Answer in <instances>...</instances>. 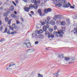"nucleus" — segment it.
<instances>
[{
	"mask_svg": "<svg viewBox=\"0 0 77 77\" xmlns=\"http://www.w3.org/2000/svg\"><path fill=\"white\" fill-rule=\"evenodd\" d=\"M61 24L63 26H65V24H66V23H65V21H63L61 22Z\"/></svg>",
	"mask_w": 77,
	"mask_h": 77,
	"instance_id": "18",
	"label": "nucleus"
},
{
	"mask_svg": "<svg viewBox=\"0 0 77 77\" xmlns=\"http://www.w3.org/2000/svg\"><path fill=\"white\" fill-rule=\"evenodd\" d=\"M11 16H12V17H13V18H15V17H16L15 15L14 14H12L11 15Z\"/></svg>",
	"mask_w": 77,
	"mask_h": 77,
	"instance_id": "32",
	"label": "nucleus"
},
{
	"mask_svg": "<svg viewBox=\"0 0 77 77\" xmlns=\"http://www.w3.org/2000/svg\"><path fill=\"white\" fill-rule=\"evenodd\" d=\"M47 19V20L49 21V20H50V19H51V17H48Z\"/></svg>",
	"mask_w": 77,
	"mask_h": 77,
	"instance_id": "27",
	"label": "nucleus"
},
{
	"mask_svg": "<svg viewBox=\"0 0 77 77\" xmlns=\"http://www.w3.org/2000/svg\"><path fill=\"white\" fill-rule=\"evenodd\" d=\"M14 7L13 5L11 6L10 7V10L8 8L4 9V11H5V12H7L4 13V17H8V14L10 13V11H14Z\"/></svg>",
	"mask_w": 77,
	"mask_h": 77,
	"instance_id": "1",
	"label": "nucleus"
},
{
	"mask_svg": "<svg viewBox=\"0 0 77 77\" xmlns=\"http://www.w3.org/2000/svg\"><path fill=\"white\" fill-rule=\"evenodd\" d=\"M29 9H36L38 8V5L36 4L32 5L31 4L29 5Z\"/></svg>",
	"mask_w": 77,
	"mask_h": 77,
	"instance_id": "2",
	"label": "nucleus"
},
{
	"mask_svg": "<svg viewBox=\"0 0 77 77\" xmlns=\"http://www.w3.org/2000/svg\"><path fill=\"white\" fill-rule=\"evenodd\" d=\"M53 28H50L49 29V31L50 32H53Z\"/></svg>",
	"mask_w": 77,
	"mask_h": 77,
	"instance_id": "21",
	"label": "nucleus"
},
{
	"mask_svg": "<svg viewBox=\"0 0 77 77\" xmlns=\"http://www.w3.org/2000/svg\"><path fill=\"white\" fill-rule=\"evenodd\" d=\"M43 30L44 32H46L47 30V28H46V26H44L43 27Z\"/></svg>",
	"mask_w": 77,
	"mask_h": 77,
	"instance_id": "15",
	"label": "nucleus"
},
{
	"mask_svg": "<svg viewBox=\"0 0 77 77\" xmlns=\"http://www.w3.org/2000/svg\"><path fill=\"white\" fill-rule=\"evenodd\" d=\"M63 56V54H62L61 55V56H59L58 57V58H61V56Z\"/></svg>",
	"mask_w": 77,
	"mask_h": 77,
	"instance_id": "51",
	"label": "nucleus"
},
{
	"mask_svg": "<svg viewBox=\"0 0 77 77\" xmlns=\"http://www.w3.org/2000/svg\"><path fill=\"white\" fill-rule=\"evenodd\" d=\"M0 10H2V9H3V7H1L0 8Z\"/></svg>",
	"mask_w": 77,
	"mask_h": 77,
	"instance_id": "59",
	"label": "nucleus"
},
{
	"mask_svg": "<svg viewBox=\"0 0 77 77\" xmlns=\"http://www.w3.org/2000/svg\"><path fill=\"white\" fill-rule=\"evenodd\" d=\"M50 24H51V25H52L53 26L55 24V22L54 20H51L50 22Z\"/></svg>",
	"mask_w": 77,
	"mask_h": 77,
	"instance_id": "12",
	"label": "nucleus"
},
{
	"mask_svg": "<svg viewBox=\"0 0 77 77\" xmlns=\"http://www.w3.org/2000/svg\"><path fill=\"white\" fill-rule=\"evenodd\" d=\"M7 31H8V28H6L5 29L4 32L3 33H6V32H7Z\"/></svg>",
	"mask_w": 77,
	"mask_h": 77,
	"instance_id": "29",
	"label": "nucleus"
},
{
	"mask_svg": "<svg viewBox=\"0 0 77 77\" xmlns=\"http://www.w3.org/2000/svg\"><path fill=\"white\" fill-rule=\"evenodd\" d=\"M11 65H10L9 66H7V68H10L11 66H13L14 65H15V64H14L13 63H11Z\"/></svg>",
	"mask_w": 77,
	"mask_h": 77,
	"instance_id": "14",
	"label": "nucleus"
},
{
	"mask_svg": "<svg viewBox=\"0 0 77 77\" xmlns=\"http://www.w3.org/2000/svg\"><path fill=\"white\" fill-rule=\"evenodd\" d=\"M59 72H60V70H59L58 71H57V74H58L59 73Z\"/></svg>",
	"mask_w": 77,
	"mask_h": 77,
	"instance_id": "53",
	"label": "nucleus"
},
{
	"mask_svg": "<svg viewBox=\"0 0 77 77\" xmlns=\"http://www.w3.org/2000/svg\"><path fill=\"white\" fill-rule=\"evenodd\" d=\"M63 7L64 8H68V3H66L63 5Z\"/></svg>",
	"mask_w": 77,
	"mask_h": 77,
	"instance_id": "16",
	"label": "nucleus"
},
{
	"mask_svg": "<svg viewBox=\"0 0 77 77\" xmlns=\"http://www.w3.org/2000/svg\"><path fill=\"white\" fill-rule=\"evenodd\" d=\"M39 31L40 33H42L43 32V31H42V29L40 30V31Z\"/></svg>",
	"mask_w": 77,
	"mask_h": 77,
	"instance_id": "34",
	"label": "nucleus"
},
{
	"mask_svg": "<svg viewBox=\"0 0 77 77\" xmlns=\"http://www.w3.org/2000/svg\"><path fill=\"white\" fill-rule=\"evenodd\" d=\"M40 33L39 32V31L38 30H37L36 31V32L35 33H33L32 34V38H33L34 37H35V36L33 35L34 34H36V35H37V34H39Z\"/></svg>",
	"mask_w": 77,
	"mask_h": 77,
	"instance_id": "6",
	"label": "nucleus"
},
{
	"mask_svg": "<svg viewBox=\"0 0 77 77\" xmlns=\"http://www.w3.org/2000/svg\"><path fill=\"white\" fill-rule=\"evenodd\" d=\"M11 28V30L12 31H13L14 30V28Z\"/></svg>",
	"mask_w": 77,
	"mask_h": 77,
	"instance_id": "56",
	"label": "nucleus"
},
{
	"mask_svg": "<svg viewBox=\"0 0 77 77\" xmlns=\"http://www.w3.org/2000/svg\"><path fill=\"white\" fill-rule=\"evenodd\" d=\"M8 35H11V33H10V32L9 31H8V32H7Z\"/></svg>",
	"mask_w": 77,
	"mask_h": 77,
	"instance_id": "50",
	"label": "nucleus"
},
{
	"mask_svg": "<svg viewBox=\"0 0 77 77\" xmlns=\"http://www.w3.org/2000/svg\"><path fill=\"white\" fill-rule=\"evenodd\" d=\"M54 4L55 5V6H58V7H60V6H62V4H61L60 3H59L58 4H57V3H56L55 4L54 2Z\"/></svg>",
	"mask_w": 77,
	"mask_h": 77,
	"instance_id": "7",
	"label": "nucleus"
},
{
	"mask_svg": "<svg viewBox=\"0 0 77 77\" xmlns=\"http://www.w3.org/2000/svg\"><path fill=\"white\" fill-rule=\"evenodd\" d=\"M15 23H13L12 25V26L13 27H15Z\"/></svg>",
	"mask_w": 77,
	"mask_h": 77,
	"instance_id": "40",
	"label": "nucleus"
},
{
	"mask_svg": "<svg viewBox=\"0 0 77 77\" xmlns=\"http://www.w3.org/2000/svg\"><path fill=\"white\" fill-rule=\"evenodd\" d=\"M3 27L2 26H1L0 27V30H3Z\"/></svg>",
	"mask_w": 77,
	"mask_h": 77,
	"instance_id": "30",
	"label": "nucleus"
},
{
	"mask_svg": "<svg viewBox=\"0 0 77 77\" xmlns=\"http://www.w3.org/2000/svg\"><path fill=\"white\" fill-rule=\"evenodd\" d=\"M33 36H34V37H33V38H35L36 39H38V38H39V39H41L43 38L42 36L41 35H37V34H34Z\"/></svg>",
	"mask_w": 77,
	"mask_h": 77,
	"instance_id": "3",
	"label": "nucleus"
},
{
	"mask_svg": "<svg viewBox=\"0 0 77 77\" xmlns=\"http://www.w3.org/2000/svg\"><path fill=\"white\" fill-rule=\"evenodd\" d=\"M66 21H67V22H69V21H70V19H69V18H67L66 19Z\"/></svg>",
	"mask_w": 77,
	"mask_h": 77,
	"instance_id": "35",
	"label": "nucleus"
},
{
	"mask_svg": "<svg viewBox=\"0 0 77 77\" xmlns=\"http://www.w3.org/2000/svg\"><path fill=\"white\" fill-rule=\"evenodd\" d=\"M26 47H30L31 46V44L30 43L28 42V43H26Z\"/></svg>",
	"mask_w": 77,
	"mask_h": 77,
	"instance_id": "13",
	"label": "nucleus"
},
{
	"mask_svg": "<svg viewBox=\"0 0 77 77\" xmlns=\"http://www.w3.org/2000/svg\"><path fill=\"white\" fill-rule=\"evenodd\" d=\"M48 12H51V9L50 8H48L47 9Z\"/></svg>",
	"mask_w": 77,
	"mask_h": 77,
	"instance_id": "24",
	"label": "nucleus"
},
{
	"mask_svg": "<svg viewBox=\"0 0 77 77\" xmlns=\"http://www.w3.org/2000/svg\"><path fill=\"white\" fill-rule=\"evenodd\" d=\"M65 60L66 61H67V60H69V57H65Z\"/></svg>",
	"mask_w": 77,
	"mask_h": 77,
	"instance_id": "22",
	"label": "nucleus"
},
{
	"mask_svg": "<svg viewBox=\"0 0 77 77\" xmlns=\"http://www.w3.org/2000/svg\"><path fill=\"white\" fill-rule=\"evenodd\" d=\"M16 23L17 24H20V22H19V21L18 20H16Z\"/></svg>",
	"mask_w": 77,
	"mask_h": 77,
	"instance_id": "33",
	"label": "nucleus"
},
{
	"mask_svg": "<svg viewBox=\"0 0 77 77\" xmlns=\"http://www.w3.org/2000/svg\"><path fill=\"white\" fill-rule=\"evenodd\" d=\"M38 43H39V42H38V41H36L35 42V44H38Z\"/></svg>",
	"mask_w": 77,
	"mask_h": 77,
	"instance_id": "44",
	"label": "nucleus"
},
{
	"mask_svg": "<svg viewBox=\"0 0 77 77\" xmlns=\"http://www.w3.org/2000/svg\"><path fill=\"white\" fill-rule=\"evenodd\" d=\"M46 35H48V38H54V35L53 34H51V33H50L49 32H46Z\"/></svg>",
	"mask_w": 77,
	"mask_h": 77,
	"instance_id": "4",
	"label": "nucleus"
},
{
	"mask_svg": "<svg viewBox=\"0 0 77 77\" xmlns=\"http://www.w3.org/2000/svg\"><path fill=\"white\" fill-rule=\"evenodd\" d=\"M15 3H18V0H16L15 1Z\"/></svg>",
	"mask_w": 77,
	"mask_h": 77,
	"instance_id": "52",
	"label": "nucleus"
},
{
	"mask_svg": "<svg viewBox=\"0 0 77 77\" xmlns=\"http://www.w3.org/2000/svg\"><path fill=\"white\" fill-rule=\"evenodd\" d=\"M31 50V49H28L27 50V52H28L29 51H30V50Z\"/></svg>",
	"mask_w": 77,
	"mask_h": 77,
	"instance_id": "55",
	"label": "nucleus"
},
{
	"mask_svg": "<svg viewBox=\"0 0 77 77\" xmlns=\"http://www.w3.org/2000/svg\"><path fill=\"white\" fill-rule=\"evenodd\" d=\"M30 13L31 14H34V12L32 11H30Z\"/></svg>",
	"mask_w": 77,
	"mask_h": 77,
	"instance_id": "45",
	"label": "nucleus"
},
{
	"mask_svg": "<svg viewBox=\"0 0 77 77\" xmlns=\"http://www.w3.org/2000/svg\"><path fill=\"white\" fill-rule=\"evenodd\" d=\"M59 35L57 34H55V36L56 37H63V35L62 34V33H60V34H59Z\"/></svg>",
	"mask_w": 77,
	"mask_h": 77,
	"instance_id": "9",
	"label": "nucleus"
},
{
	"mask_svg": "<svg viewBox=\"0 0 77 77\" xmlns=\"http://www.w3.org/2000/svg\"><path fill=\"white\" fill-rule=\"evenodd\" d=\"M37 3H38L39 4H40V3H41V2H40V1L39 0H38Z\"/></svg>",
	"mask_w": 77,
	"mask_h": 77,
	"instance_id": "48",
	"label": "nucleus"
},
{
	"mask_svg": "<svg viewBox=\"0 0 77 77\" xmlns=\"http://www.w3.org/2000/svg\"><path fill=\"white\" fill-rule=\"evenodd\" d=\"M46 29H48V28H49V25H46Z\"/></svg>",
	"mask_w": 77,
	"mask_h": 77,
	"instance_id": "37",
	"label": "nucleus"
},
{
	"mask_svg": "<svg viewBox=\"0 0 77 77\" xmlns=\"http://www.w3.org/2000/svg\"><path fill=\"white\" fill-rule=\"evenodd\" d=\"M29 17H32V14H29Z\"/></svg>",
	"mask_w": 77,
	"mask_h": 77,
	"instance_id": "57",
	"label": "nucleus"
},
{
	"mask_svg": "<svg viewBox=\"0 0 77 77\" xmlns=\"http://www.w3.org/2000/svg\"><path fill=\"white\" fill-rule=\"evenodd\" d=\"M63 33V31H62V30H59L58 31V32L55 31V32H54V35H56L57 34H60V33Z\"/></svg>",
	"mask_w": 77,
	"mask_h": 77,
	"instance_id": "5",
	"label": "nucleus"
},
{
	"mask_svg": "<svg viewBox=\"0 0 77 77\" xmlns=\"http://www.w3.org/2000/svg\"><path fill=\"white\" fill-rule=\"evenodd\" d=\"M8 21H9V18H8V17H6L5 18V22H8Z\"/></svg>",
	"mask_w": 77,
	"mask_h": 77,
	"instance_id": "17",
	"label": "nucleus"
},
{
	"mask_svg": "<svg viewBox=\"0 0 77 77\" xmlns=\"http://www.w3.org/2000/svg\"><path fill=\"white\" fill-rule=\"evenodd\" d=\"M45 24H48V21H47V20H45Z\"/></svg>",
	"mask_w": 77,
	"mask_h": 77,
	"instance_id": "25",
	"label": "nucleus"
},
{
	"mask_svg": "<svg viewBox=\"0 0 77 77\" xmlns=\"http://www.w3.org/2000/svg\"><path fill=\"white\" fill-rule=\"evenodd\" d=\"M24 9L25 10V11L26 12H29V8L27 7H26L24 8Z\"/></svg>",
	"mask_w": 77,
	"mask_h": 77,
	"instance_id": "10",
	"label": "nucleus"
},
{
	"mask_svg": "<svg viewBox=\"0 0 77 77\" xmlns=\"http://www.w3.org/2000/svg\"><path fill=\"white\" fill-rule=\"evenodd\" d=\"M70 7L72 9H74V7L73 6H71Z\"/></svg>",
	"mask_w": 77,
	"mask_h": 77,
	"instance_id": "47",
	"label": "nucleus"
},
{
	"mask_svg": "<svg viewBox=\"0 0 77 77\" xmlns=\"http://www.w3.org/2000/svg\"><path fill=\"white\" fill-rule=\"evenodd\" d=\"M45 14H47V10H45L44 11Z\"/></svg>",
	"mask_w": 77,
	"mask_h": 77,
	"instance_id": "39",
	"label": "nucleus"
},
{
	"mask_svg": "<svg viewBox=\"0 0 77 77\" xmlns=\"http://www.w3.org/2000/svg\"><path fill=\"white\" fill-rule=\"evenodd\" d=\"M38 77H43V75H41L40 74H38Z\"/></svg>",
	"mask_w": 77,
	"mask_h": 77,
	"instance_id": "31",
	"label": "nucleus"
},
{
	"mask_svg": "<svg viewBox=\"0 0 77 77\" xmlns=\"http://www.w3.org/2000/svg\"><path fill=\"white\" fill-rule=\"evenodd\" d=\"M44 3H46V2H47L46 0H45L44 1Z\"/></svg>",
	"mask_w": 77,
	"mask_h": 77,
	"instance_id": "63",
	"label": "nucleus"
},
{
	"mask_svg": "<svg viewBox=\"0 0 77 77\" xmlns=\"http://www.w3.org/2000/svg\"><path fill=\"white\" fill-rule=\"evenodd\" d=\"M59 0H52V1L53 2H59Z\"/></svg>",
	"mask_w": 77,
	"mask_h": 77,
	"instance_id": "26",
	"label": "nucleus"
},
{
	"mask_svg": "<svg viewBox=\"0 0 77 77\" xmlns=\"http://www.w3.org/2000/svg\"><path fill=\"white\" fill-rule=\"evenodd\" d=\"M14 14H16V15H17V11H14Z\"/></svg>",
	"mask_w": 77,
	"mask_h": 77,
	"instance_id": "54",
	"label": "nucleus"
},
{
	"mask_svg": "<svg viewBox=\"0 0 77 77\" xmlns=\"http://www.w3.org/2000/svg\"><path fill=\"white\" fill-rule=\"evenodd\" d=\"M60 1L61 3L64 4L65 3V0H59L58 2H54V3L55 4L56 3H58V2H59Z\"/></svg>",
	"mask_w": 77,
	"mask_h": 77,
	"instance_id": "8",
	"label": "nucleus"
},
{
	"mask_svg": "<svg viewBox=\"0 0 77 77\" xmlns=\"http://www.w3.org/2000/svg\"><path fill=\"white\" fill-rule=\"evenodd\" d=\"M12 3H13V4H14V5L15 6H16V4H15V2H14L13 1L12 2Z\"/></svg>",
	"mask_w": 77,
	"mask_h": 77,
	"instance_id": "42",
	"label": "nucleus"
},
{
	"mask_svg": "<svg viewBox=\"0 0 77 77\" xmlns=\"http://www.w3.org/2000/svg\"><path fill=\"white\" fill-rule=\"evenodd\" d=\"M38 13H39L40 14V16H44V15H42V12H41V10L39 9L38 11Z\"/></svg>",
	"mask_w": 77,
	"mask_h": 77,
	"instance_id": "11",
	"label": "nucleus"
},
{
	"mask_svg": "<svg viewBox=\"0 0 77 77\" xmlns=\"http://www.w3.org/2000/svg\"><path fill=\"white\" fill-rule=\"evenodd\" d=\"M54 75L55 76H58V75H59L58 74H57V73L54 74Z\"/></svg>",
	"mask_w": 77,
	"mask_h": 77,
	"instance_id": "36",
	"label": "nucleus"
},
{
	"mask_svg": "<svg viewBox=\"0 0 77 77\" xmlns=\"http://www.w3.org/2000/svg\"><path fill=\"white\" fill-rule=\"evenodd\" d=\"M23 2H27V0H23Z\"/></svg>",
	"mask_w": 77,
	"mask_h": 77,
	"instance_id": "58",
	"label": "nucleus"
},
{
	"mask_svg": "<svg viewBox=\"0 0 77 77\" xmlns=\"http://www.w3.org/2000/svg\"><path fill=\"white\" fill-rule=\"evenodd\" d=\"M14 33H15V34H16V33H17V32H16V31H14Z\"/></svg>",
	"mask_w": 77,
	"mask_h": 77,
	"instance_id": "62",
	"label": "nucleus"
},
{
	"mask_svg": "<svg viewBox=\"0 0 77 77\" xmlns=\"http://www.w3.org/2000/svg\"><path fill=\"white\" fill-rule=\"evenodd\" d=\"M23 18H22V17H21L20 18V20L21 21H23Z\"/></svg>",
	"mask_w": 77,
	"mask_h": 77,
	"instance_id": "49",
	"label": "nucleus"
},
{
	"mask_svg": "<svg viewBox=\"0 0 77 77\" xmlns=\"http://www.w3.org/2000/svg\"><path fill=\"white\" fill-rule=\"evenodd\" d=\"M11 20H9V21L8 22V24L9 25H10V24H11Z\"/></svg>",
	"mask_w": 77,
	"mask_h": 77,
	"instance_id": "41",
	"label": "nucleus"
},
{
	"mask_svg": "<svg viewBox=\"0 0 77 77\" xmlns=\"http://www.w3.org/2000/svg\"><path fill=\"white\" fill-rule=\"evenodd\" d=\"M31 2H32V3L35 2V0H31Z\"/></svg>",
	"mask_w": 77,
	"mask_h": 77,
	"instance_id": "46",
	"label": "nucleus"
},
{
	"mask_svg": "<svg viewBox=\"0 0 77 77\" xmlns=\"http://www.w3.org/2000/svg\"><path fill=\"white\" fill-rule=\"evenodd\" d=\"M61 18V15H58L57 16V18L58 19H60Z\"/></svg>",
	"mask_w": 77,
	"mask_h": 77,
	"instance_id": "19",
	"label": "nucleus"
},
{
	"mask_svg": "<svg viewBox=\"0 0 77 77\" xmlns=\"http://www.w3.org/2000/svg\"><path fill=\"white\" fill-rule=\"evenodd\" d=\"M45 24V23L44 22H43L41 24L42 26H44Z\"/></svg>",
	"mask_w": 77,
	"mask_h": 77,
	"instance_id": "38",
	"label": "nucleus"
},
{
	"mask_svg": "<svg viewBox=\"0 0 77 77\" xmlns=\"http://www.w3.org/2000/svg\"><path fill=\"white\" fill-rule=\"evenodd\" d=\"M56 19H57V15H55L53 18V19L54 20H56Z\"/></svg>",
	"mask_w": 77,
	"mask_h": 77,
	"instance_id": "23",
	"label": "nucleus"
},
{
	"mask_svg": "<svg viewBox=\"0 0 77 77\" xmlns=\"http://www.w3.org/2000/svg\"><path fill=\"white\" fill-rule=\"evenodd\" d=\"M14 34H15V33H14V32H12L11 33V35H14Z\"/></svg>",
	"mask_w": 77,
	"mask_h": 77,
	"instance_id": "61",
	"label": "nucleus"
},
{
	"mask_svg": "<svg viewBox=\"0 0 77 77\" xmlns=\"http://www.w3.org/2000/svg\"><path fill=\"white\" fill-rule=\"evenodd\" d=\"M34 3V4H35V5H36V4H37L38 2H37V1H36V0H35Z\"/></svg>",
	"mask_w": 77,
	"mask_h": 77,
	"instance_id": "43",
	"label": "nucleus"
},
{
	"mask_svg": "<svg viewBox=\"0 0 77 77\" xmlns=\"http://www.w3.org/2000/svg\"><path fill=\"white\" fill-rule=\"evenodd\" d=\"M54 29L56 30L57 29V26H54Z\"/></svg>",
	"mask_w": 77,
	"mask_h": 77,
	"instance_id": "28",
	"label": "nucleus"
},
{
	"mask_svg": "<svg viewBox=\"0 0 77 77\" xmlns=\"http://www.w3.org/2000/svg\"><path fill=\"white\" fill-rule=\"evenodd\" d=\"M3 39H2L0 40V41H1V42H3Z\"/></svg>",
	"mask_w": 77,
	"mask_h": 77,
	"instance_id": "60",
	"label": "nucleus"
},
{
	"mask_svg": "<svg viewBox=\"0 0 77 77\" xmlns=\"http://www.w3.org/2000/svg\"><path fill=\"white\" fill-rule=\"evenodd\" d=\"M23 47L24 48H26V47H27V45L26 43H24L23 44Z\"/></svg>",
	"mask_w": 77,
	"mask_h": 77,
	"instance_id": "20",
	"label": "nucleus"
},
{
	"mask_svg": "<svg viewBox=\"0 0 77 77\" xmlns=\"http://www.w3.org/2000/svg\"><path fill=\"white\" fill-rule=\"evenodd\" d=\"M75 19H77V16H75Z\"/></svg>",
	"mask_w": 77,
	"mask_h": 77,
	"instance_id": "64",
	"label": "nucleus"
}]
</instances>
